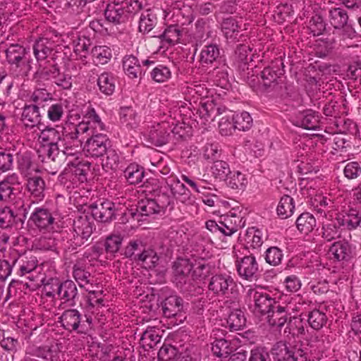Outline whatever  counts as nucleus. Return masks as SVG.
<instances>
[{
    "mask_svg": "<svg viewBox=\"0 0 361 361\" xmlns=\"http://www.w3.org/2000/svg\"><path fill=\"white\" fill-rule=\"evenodd\" d=\"M59 319L64 329L78 334H85L92 324V316L85 314L82 317L78 310L73 308L65 310Z\"/></svg>",
    "mask_w": 361,
    "mask_h": 361,
    "instance_id": "f257e3e1",
    "label": "nucleus"
},
{
    "mask_svg": "<svg viewBox=\"0 0 361 361\" xmlns=\"http://www.w3.org/2000/svg\"><path fill=\"white\" fill-rule=\"evenodd\" d=\"M51 288V290H47L46 292L47 297H54L56 294L58 299L61 300L63 303L66 304L71 307L76 305L80 295L74 281L68 279L63 282H59L55 280Z\"/></svg>",
    "mask_w": 361,
    "mask_h": 361,
    "instance_id": "f03ea898",
    "label": "nucleus"
},
{
    "mask_svg": "<svg viewBox=\"0 0 361 361\" xmlns=\"http://www.w3.org/2000/svg\"><path fill=\"white\" fill-rule=\"evenodd\" d=\"M275 361H307V353L302 348L291 347L285 341L276 343L271 348Z\"/></svg>",
    "mask_w": 361,
    "mask_h": 361,
    "instance_id": "7ed1b4c3",
    "label": "nucleus"
},
{
    "mask_svg": "<svg viewBox=\"0 0 361 361\" xmlns=\"http://www.w3.org/2000/svg\"><path fill=\"white\" fill-rule=\"evenodd\" d=\"M236 283L233 278L228 274H216L211 276L208 283V290L217 297L228 298L233 294Z\"/></svg>",
    "mask_w": 361,
    "mask_h": 361,
    "instance_id": "20e7f679",
    "label": "nucleus"
},
{
    "mask_svg": "<svg viewBox=\"0 0 361 361\" xmlns=\"http://www.w3.org/2000/svg\"><path fill=\"white\" fill-rule=\"evenodd\" d=\"M247 296L250 302L255 305V311L267 314L272 310L276 302L270 295L264 292L262 288H255L247 290Z\"/></svg>",
    "mask_w": 361,
    "mask_h": 361,
    "instance_id": "39448f33",
    "label": "nucleus"
},
{
    "mask_svg": "<svg viewBox=\"0 0 361 361\" xmlns=\"http://www.w3.org/2000/svg\"><path fill=\"white\" fill-rule=\"evenodd\" d=\"M111 147V141L106 135L97 133L91 135L85 142L84 151L87 157H101Z\"/></svg>",
    "mask_w": 361,
    "mask_h": 361,
    "instance_id": "423d86ee",
    "label": "nucleus"
},
{
    "mask_svg": "<svg viewBox=\"0 0 361 361\" xmlns=\"http://www.w3.org/2000/svg\"><path fill=\"white\" fill-rule=\"evenodd\" d=\"M90 209L92 218L103 223L111 221L118 212L115 203L109 200L92 204Z\"/></svg>",
    "mask_w": 361,
    "mask_h": 361,
    "instance_id": "0eeeda50",
    "label": "nucleus"
},
{
    "mask_svg": "<svg viewBox=\"0 0 361 361\" xmlns=\"http://www.w3.org/2000/svg\"><path fill=\"white\" fill-rule=\"evenodd\" d=\"M270 312H268L267 319L270 326L281 328L287 322L288 319L291 318V312L295 309L293 302H289L285 305L278 304L274 305Z\"/></svg>",
    "mask_w": 361,
    "mask_h": 361,
    "instance_id": "6e6552de",
    "label": "nucleus"
},
{
    "mask_svg": "<svg viewBox=\"0 0 361 361\" xmlns=\"http://www.w3.org/2000/svg\"><path fill=\"white\" fill-rule=\"evenodd\" d=\"M81 133L78 129V126L73 127V130L68 132L65 130L61 137L59 147L61 148V152L67 156H73L76 154L82 147V141L78 138V135Z\"/></svg>",
    "mask_w": 361,
    "mask_h": 361,
    "instance_id": "1a4fd4ad",
    "label": "nucleus"
},
{
    "mask_svg": "<svg viewBox=\"0 0 361 361\" xmlns=\"http://www.w3.org/2000/svg\"><path fill=\"white\" fill-rule=\"evenodd\" d=\"M236 268L239 276L245 280L252 281L258 278L259 264L253 255L237 259Z\"/></svg>",
    "mask_w": 361,
    "mask_h": 361,
    "instance_id": "9d476101",
    "label": "nucleus"
},
{
    "mask_svg": "<svg viewBox=\"0 0 361 361\" xmlns=\"http://www.w3.org/2000/svg\"><path fill=\"white\" fill-rule=\"evenodd\" d=\"M161 210L159 204L156 202L154 198H145L140 200L136 208H131L129 212L126 214V216H131L133 221L137 222L142 221V217L145 216H148L152 214H159Z\"/></svg>",
    "mask_w": 361,
    "mask_h": 361,
    "instance_id": "9b49d317",
    "label": "nucleus"
},
{
    "mask_svg": "<svg viewBox=\"0 0 361 361\" xmlns=\"http://www.w3.org/2000/svg\"><path fill=\"white\" fill-rule=\"evenodd\" d=\"M320 121L319 113L312 109L298 111L293 119L294 125L307 130H316L319 127Z\"/></svg>",
    "mask_w": 361,
    "mask_h": 361,
    "instance_id": "f8f14e48",
    "label": "nucleus"
},
{
    "mask_svg": "<svg viewBox=\"0 0 361 361\" xmlns=\"http://www.w3.org/2000/svg\"><path fill=\"white\" fill-rule=\"evenodd\" d=\"M283 70L280 69L279 66L276 69L274 67H267L261 72V78L263 86L265 88L282 90L283 87L281 84L283 82Z\"/></svg>",
    "mask_w": 361,
    "mask_h": 361,
    "instance_id": "ddd939ff",
    "label": "nucleus"
},
{
    "mask_svg": "<svg viewBox=\"0 0 361 361\" xmlns=\"http://www.w3.org/2000/svg\"><path fill=\"white\" fill-rule=\"evenodd\" d=\"M56 355L57 352L53 349V347L32 346L26 350L22 361H52Z\"/></svg>",
    "mask_w": 361,
    "mask_h": 361,
    "instance_id": "4468645a",
    "label": "nucleus"
},
{
    "mask_svg": "<svg viewBox=\"0 0 361 361\" xmlns=\"http://www.w3.org/2000/svg\"><path fill=\"white\" fill-rule=\"evenodd\" d=\"M157 16L149 8L141 13L138 27L139 31L144 34H149L152 37H156L159 32V31H157Z\"/></svg>",
    "mask_w": 361,
    "mask_h": 361,
    "instance_id": "2eb2a0df",
    "label": "nucleus"
},
{
    "mask_svg": "<svg viewBox=\"0 0 361 361\" xmlns=\"http://www.w3.org/2000/svg\"><path fill=\"white\" fill-rule=\"evenodd\" d=\"M193 265L188 259L178 258L173 265V281L176 286L190 278Z\"/></svg>",
    "mask_w": 361,
    "mask_h": 361,
    "instance_id": "dca6fc26",
    "label": "nucleus"
},
{
    "mask_svg": "<svg viewBox=\"0 0 361 361\" xmlns=\"http://www.w3.org/2000/svg\"><path fill=\"white\" fill-rule=\"evenodd\" d=\"M161 306L164 316L171 318L181 313L183 309V300L180 296L172 295L166 298Z\"/></svg>",
    "mask_w": 361,
    "mask_h": 361,
    "instance_id": "f3484780",
    "label": "nucleus"
},
{
    "mask_svg": "<svg viewBox=\"0 0 361 361\" xmlns=\"http://www.w3.org/2000/svg\"><path fill=\"white\" fill-rule=\"evenodd\" d=\"M86 214L78 216L73 221V231L75 234L89 238L93 231V219Z\"/></svg>",
    "mask_w": 361,
    "mask_h": 361,
    "instance_id": "a211bd4d",
    "label": "nucleus"
},
{
    "mask_svg": "<svg viewBox=\"0 0 361 361\" xmlns=\"http://www.w3.org/2000/svg\"><path fill=\"white\" fill-rule=\"evenodd\" d=\"M104 16L109 22L115 25L124 23L129 18L125 6L113 3L108 4L104 11Z\"/></svg>",
    "mask_w": 361,
    "mask_h": 361,
    "instance_id": "6ab92c4d",
    "label": "nucleus"
},
{
    "mask_svg": "<svg viewBox=\"0 0 361 361\" xmlns=\"http://www.w3.org/2000/svg\"><path fill=\"white\" fill-rule=\"evenodd\" d=\"M221 61L219 46L216 44L206 45L200 53V61L202 66H212L214 63H220Z\"/></svg>",
    "mask_w": 361,
    "mask_h": 361,
    "instance_id": "aec40b11",
    "label": "nucleus"
},
{
    "mask_svg": "<svg viewBox=\"0 0 361 361\" xmlns=\"http://www.w3.org/2000/svg\"><path fill=\"white\" fill-rule=\"evenodd\" d=\"M54 43L52 41L47 38H39L37 39L33 45V51L35 58L37 61H42L46 59L49 56L53 55L52 59H56V54L59 53L55 51H54Z\"/></svg>",
    "mask_w": 361,
    "mask_h": 361,
    "instance_id": "412c9836",
    "label": "nucleus"
},
{
    "mask_svg": "<svg viewBox=\"0 0 361 361\" xmlns=\"http://www.w3.org/2000/svg\"><path fill=\"white\" fill-rule=\"evenodd\" d=\"M30 219L39 228H48L54 222V217L49 209L43 207H37L32 213Z\"/></svg>",
    "mask_w": 361,
    "mask_h": 361,
    "instance_id": "4be33fe9",
    "label": "nucleus"
},
{
    "mask_svg": "<svg viewBox=\"0 0 361 361\" xmlns=\"http://www.w3.org/2000/svg\"><path fill=\"white\" fill-rule=\"evenodd\" d=\"M329 254L338 262H348L353 258L352 248L347 242L338 241L329 248Z\"/></svg>",
    "mask_w": 361,
    "mask_h": 361,
    "instance_id": "5701e85b",
    "label": "nucleus"
},
{
    "mask_svg": "<svg viewBox=\"0 0 361 361\" xmlns=\"http://www.w3.org/2000/svg\"><path fill=\"white\" fill-rule=\"evenodd\" d=\"M162 331L156 326H147L142 334L140 345L145 350L154 348L160 342Z\"/></svg>",
    "mask_w": 361,
    "mask_h": 361,
    "instance_id": "b1692460",
    "label": "nucleus"
},
{
    "mask_svg": "<svg viewBox=\"0 0 361 361\" xmlns=\"http://www.w3.org/2000/svg\"><path fill=\"white\" fill-rule=\"evenodd\" d=\"M194 267L195 268L191 274L192 279H198L202 282L209 276L213 275L215 269L214 264L207 262L204 258H200L196 260Z\"/></svg>",
    "mask_w": 361,
    "mask_h": 361,
    "instance_id": "393cba45",
    "label": "nucleus"
},
{
    "mask_svg": "<svg viewBox=\"0 0 361 361\" xmlns=\"http://www.w3.org/2000/svg\"><path fill=\"white\" fill-rule=\"evenodd\" d=\"M182 32L183 30L178 25H171L163 32L159 31L156 37H159L164 44L173 46L180 42Z\"/></svg>",
    "mask_w": 361,
    "mask_h": 361,
    "instance_id": "a878e982",
    "label": "nucleus"
},
{
    "mask_svg": "<svg viewBox=\"0 0 361 361\" xmlns=\"http://www.w3.org/2000/svg\"><path fill=\"white\" fill-rule=\"evenodd\" d=\"M70 171L80 183L87 180V176L90 171L91 164L87 161H80L75 159L68 164Z\"/></svg>",
    "mask_w": 361,
    "mask_h": 361,
    "instance_id": "bb28decb",
    "label": "nucleus"
},
{
    "mask_svg": "<svg viewBox=\"0 0 361 361\" xmlns=\"http://www.w3.org/2000/svg\"><path fill=\"white\" fill-rule=\"evenodd\" d=\"M21 120L27 128L37 126L41 120L39 107L35 104L25 105L23 109Z\"/></svg>",
    "mask_w": 361,
    "mask_h": 361,
    "instance_id": "cd10ccee",
    "label": "nucleus"
},
{
    "mask_svg": "<svg viewBox=\"0 0 361 361\" xmlns=\"http://www.w3.org/2000/svg\"><path fill=\"white\" fill-rule=\"evenodd\" d=\"M176 286L183 294L190 296L200 295L204 292L203 282L192 279V275Z\"/></svg>",
    "mask_w": 361,
    "mask_h": 361,
    "instance_id": "c85d7f7f",
    "label": "nucleus"
},
{
    "mask_svg": "<svg viewBox=\"0 0 361 361\" xmlns=\"http://www.w3.org/2000/svg\"><path fill=\"white\" fill-rule=\"evenodd\" d=\"M328 18L330 24L336 30H341L348 22V12L343 8L334 7L328 11Z\"/></svg>",
    "mask_w": 361,
    "mask_h": 361,
    "instance_id": "c756f323",
    "label": "nucleus"
},
{
    "mask_svg": "<svg viewBox=\"0 0 361 361\" xmlns=\"http://www.w3.org/2000/svg\"><path fill=\"white\" fill-rule=\"evenodd\" d=\"M167 123H162L158 124L157 128L152 129L149 131V137L151 142L157 146H162L171 139V135L169 130H166Z\"/></svg>",
    "mask_w": 361,
    "mask_h": 361,
    "instance_id": "7c9ffc66",
    "label": "nucleus"
},
{
    "mask_svg": "<svg viewBox=\"0 0 361 361\" xmlns=\"http://www.w3.org/2000/svg\"><path fill=\"white\" fill-rule=\"evenodd\" d=\"M123 68L126 74L130 78H137L142 70L138 59L133 55H126L123 60Z\"/></svg>",
    "mask_w": 361,
    "mask_h": 361,
    "instance_id": "2f4dec72",
    "label": "nucleus"
},
{
    "mask_svg": "<svg viewBox=\"0 0 361 361\" xmlns=\"http://www.w3.org/2000/svg\"><path fill=\"white\" fill-rule=\"evenodd\" d=\"M338 224L348 230L357 228L361 222V216L355 210H351L348 213L340 214L336 219Z\"/></svg>",
    "mask_w": 361,
    "mask_h": 361,
    "instance_id": "473e14b6",
    "label": "nucleus"
},
{
    "mask_svg": "<svg viewBox=\"0 0 361 361\" xmlns=\"http://www.w3.org/2000/svg\"><path fill=\"white\" fill-rule=\"evenodd\" d=\"M27 188L32 195L39 200L44 196L45 182L37 175L32 176L27 178Z\"/></svg>",
    "mask_w": 361,
    "mask_h": 361,
    "instance_id": "72a5a7b5",
    "label": "nucleus"
},
{
    "mask_svg": "<svg viewBox=\"0 0 361 361\" xmlns=\"http://www.w3.org/2000/svg\"><path fill=\"white\" fill-rule=\"evenodd\" d=\"M317 222L314 216L309 213L301 214L296 220V226L302 233L308 234L313 231Z\"/></svg>",
    "mask_w": 361,
    "mask_h": 361,
    "instance_id": "f704fd0d",
    "label": "nucleus"
},
{
    "mask_svg": "<svg viewBox=\"0 0 361 361\" xmlns=\"http://www.w3.org/2000/svg\"><path fill=\"white\" fill-rule=\"evenodd\" d=\"M123 173L126 179L130 185H136L141 183L145 175L143 167L136 164H130Z\"/></svg>",
    "mask_w": 361,
    "mask_h": 361,
    "instance_id": "c9c22d12",
    "label": "nucleus"
},
{
    "mask_svg": "<svg viewBox=\"0 0 361 361\" xmlns=\"http://www.w3.org/2000/svg\"><path fill=\"white\" fill-rule=\"evenodd\" d=\"M262 232L259 229L252 228L247 231L245 237V247L246 249L257 250L263 244Z\"/></svg>",
    "mask_w": 361,
    "mask_h": 361,
    "instance_id": "e433bc0d",
    "label": "nucleus"
},
{
    "mask_svg": "<svg viewBox=\"0 0 361 361\" xmlns=\"http://www.w3.org/2000/svg\"><path fill=\"white\" fill-rule=\"evenodd\" d=\"M146 245L141 240H130L128 245L121 250V255L126 258L136 261L135 257L138 253L142 252Z\"/></svg>",
    "mask_w": 361,
    "mask_h": 361,
    "instance_id": "4c0bfd02",
    "label": "nucleus"
},
{
    "mask_svg": "<svg viewBox=\"0 0 361 361\" xmlns=\"http://www.w3.org/2000/svg\"><path fill=\"white\" fill-rule=\"evenodd\" d=\"M225 180L226 181L228 187L238 191H243L247 184V180L245 175L240 171H231Z\"/></svg>",
    "mask_w": 361,
    "mask_h": 361,
    "instance_id": "58836bf2",
    "label": "nucleus"
},
{
    "mask_svg": "<svg viewBox=\"0 0 361 361\" xmlns=\"http://www.w3.org/2000/svg\"><path fill=\"white\" fill-rule=\"evenodd\" d=\"M307 322L310 326L314 330H320L326 326L328 318L324 312L314 309L307 315Z\"/></svg>",
    "mask_w": 361,
    "mask_h": 361,
    "instance_id": "ea45409f",
    "label": "nucleus"
},
{
    "mask_svg": "<svg viewBox=\"0 0 361 361\" xmlns=\"http://www.w3.org/2000/svg\"><path fill=\"white\" fill-rule=\"evenodd\" d=\"M246 323L244 312L239 309L233 310L227 319V324L231 331L241 330Z\"/></svg>",
    "mask_w": 361,
    "mask_h": 361,
    "instance_id": "a19ab883",
    "label": "nucleus"
},
{
    "mask_svg": "<svg viewBox=\"0 0 361 361\" xmlns=\"http://www.w3.org/2000/svg\"><path fill=\"white\" fill-rule=\"evenodd\" d=\"M27 54L26 49L18 44H12L6 50V60L10 65L19 62Z\"/></svg>",
    "mask_w": 361,
    "mask_h": 361,
    "instance_id": "79ce46f5",
    "label": "nucleus"
},
{
    "mask_svg": "<svg viewBox=\"0 0 361 361\" xmlns=\"http://www.w3.org/2000/svg\"><path fill=\"white\" fill-rule=\"evenodd\" d=\"M294 209L293 199L289 195H283L277 207V214L282 219H286L293 214Z\"/></svg>",
    "mask_w": 361,
    "mask_h": 361,
    "instance_id": "37998d69",
    "label": "nucleus"
},
{
    "mask_svg": "<svg viewBox=\"0 0 361 361\" xmlns=\"http://www.w3.org/2000/svg\"><path fill=\"white\" fill-rule=\"evenodd\" d=\"M120 121L130 128H134L138 123L135 111L130 106L121 107L119 112Z\"/></svg>",
    "mask_w": 361,
    "mask_h": 361,
    "instance_id": "c03bdc74",
    "label": "nucleus"
},
{
    "mask_svg": "<svg viewBox=\"0 0 361 361\" xmlns=\"http://www.w3.org/2000/svg\"><path fill=\"white\" fill-rule=\"evenodd\" d=\"M239 29L240 26L237 20L231 17L224 19L221 23V30L227 39H237L239 35Z\"/></svg>",
    "mask_w": 361,
    "mask_h": 361,
    "instance_id": "a18cd8bd",
    "label": "nucleus"
},
{
    "mask_svg": "<svg viewBox=\"0 0 361 361\" xmlns=\"http://www.w3.org/2000/svg\"><path fill=\"white\" fill-rule=\"evenodd\" d=\"M210 171L216 179L226 180L231 173L228 164L222 160L214 161L211 166Z\"/></svg>",
    "mask_w": 361,
    "mask_h": 361,
    "instance_id": "49530a36",
    "label": "nucleus"
},
{
    "mask_svg": "<svg viewBox=\"0 0 361 361\" xmlns=\"http://www.w3.org/2000/svg\"><path fill=\"white\" fill-rule=\"evenodd\" d=\"M94 61L97 64H106L112 57L111 50L106 46H95L92 49Z\"/></svg>",
    "mask_w": 361,
    "mask_h": 361,
    "instance_id": "de8ad7c7",
    "label": "nucleus"
},
{
    "mask_svg": "<svg viewBox=\"0 0 361 361\" xmlns=\"http://www.w3.org/2000/svg\"><path fill=\"white\" fill-rule=\"evenodd\" d=\"M232 121H234L235 129L242 131L249 130L252 126V118L247 111L233 114Z\"/></svg>",
    "mask_w": 361,
    "mask_h": 361,
    "instance_id": "09e8293b",
    "label": "nucleus"
},
{
    "mask_svg": "<svg viewBox=\"0 0 361 361\" xmlns=\"http://www.w3.org/2000/svg\"><path fill=\"white\" fill-rule=\"evenodd\" d=\"M206 228L212 233L215 234H221L224 236H231L238 231L235 229L228 228V225H225L223 222L214 220H208L206 221Z\"/></svg>",
    "mask_w": 361,
    "mask_h": 361,
    "instance_id": "8fccbe9b",
    "label": "nucleus"
},
{
    "mask_svg": "<svg viewBox=\"0 0 361 361\" xmlns=\"http://www.w3.org/2000/svg\"><path fill=\"white\" fill-rule=\"evenodd\" d=\"M227 66L224 63L221 70L216 66L214 68V73H215V78L214 80V84L219 87L221 89H224L226 90H228L231 88V83L228 80V73H227Z\"/></svg>",
    "mask_w": 361,
    "mask_h": 361,
    "instance_id": "3c124183",
    "label": "nucleus"
},
{
    "mask_svg": "<svg viewBox=\"0 0 361 361\" xmlns=\"http://www.w3.org/2000/svg\"><path fill=\"white\" fill-rule=\"evenodd\" d=\"M326 23L323 17L315 14L310 18L307 27L310 33L315 37L322 35L326 29Z\"/></svg>",
    "mask_w": 361,
    "mask_h": 361,
    "instance_id": "603ef678",
    "label": "nucleus"
},
{
    "mask_svg": "<svg viewBox=\"0 0 361 361\" xmlns=\"http://www.w3.org/2000/svg\"><path fill=\"white\" fill-rule=\"evenodd\" d=\"M225 116H224L219 122V128L220 133L224 136H228L232 134L235 130L234 121H232V112L225 109Z\"/></svg>",
    "mask_w": 361,
    "mask_h": 361,
    "instance_id": "864d4df0",
    "label": "nucleus"
},
{
    "mask_svg": "<svg viewBox=\"0 0 361 361\" xmlns=\"http://www.w3.org/2000/svg\"><path fill=\"white\" fill-rule=\"evenodd\" d=\"M248 49L245 45H240L235 51L234 64L238 69L245 71L248 65Z\"/></svg>",
    "mask_w": 361,
    "mask_h": 361,
    "instance_id": "5fc2aeb1",
    "label": "nucleus"
},
{
    "mask_svg": "<svg viewBox=\"0 0 361 361\" xmlns=\"http://www.w3.org/2000/svg\"><path fill=\"white\" fill-rule=\"evenodd\" d=\"M180 356L178 349L171 345H163L158 352V359L161 361H177Z\"/></svg>",
    "mask_w": 361,
    "mask_h": 361,
    "instance_id": "6e6d98bb",
    "label": "nucleus"
},
{
    "mask_svg": "<svg viewBox=\"0 0 361 361\" xmlns=\"http://www.w3.org/2000/svg\"><path fill=\"white\" fill-rule=\"evenodd\" d=\"M283 251L276 246H272L267 249L264 252V259L271 266L279 265L283 259Z\"/></svg>",
    "mask_w": 361,
    "mask_h": 361,
    "instance_id": "4d7b16f0",
    "label": "nucleus"
},
{
    "mask_svg": "<svg viewBox=\"0 0 361 361\" xmlns=\"http://www.w3.org/2000/svg\"><path fill=\"white\" fill-rule=\"evenodd\" d=\"M212 350L214 355L219 357H227L232 351L229 342L224 339H216L212 343Z\"/></svg>",
    "mask_w": 361,
    "mask_h": 361,
    "instance_id": "13d9d810",
    "label": "nucleus"
},
{
    "mask_svg": "<svg viewBox=\"0 0 361 361\" xmlns=\"http://www.w3.org/2000/svg\"><path fill=\"white\" fill-rule=\"evenodd\" d=\"M340 227L336 221L327 222L323 225L322 237L327 241L333 240L341 235Z\"/></svg>",
    "mask_w": 361,
    "mask_h": 361,
    "instance_id": "bf43d9fd",
    "label": "nucleus"
},
{
    "mask_svg": "<svg viewBox=\"0 0 361 361\" xmlns=\"http://www.w3.org/2000/svg\"><path fill=\"white\" fill-rule=\"evenodd\" d=\"M123 236L121 234L112 233L106 238L104 243L105 250L107 253L115 254L121 248Z\"/></svg>",
    "mask_w": 361,
    "mask_h": 361,
    "instance_id": "052dcab7",
    "label": "nucleus"
},
{
    "mask_svg": "<svg viewBox=\"0 0 361 361\" xmlns=\"http://www.w3.org/2000/svg\"><path fill=\"white\" fill-rule=\"evenodd\" d=\"M136 261L145 263L149 268L154 267L159 261V257L154 250L145 247L142 252L135 257Z\"/></svg>",
    "mask_w": 361,
    "mask_h": 361,
    "instance_id": "680f3d73",
    "label": "nucleus"
},
{
    "mask_svg": "<svg viewBox=\"0 0 361 361\" xmlns=\"http://www.w3.org/2000/svg\"><path fill=\"white\" fill-rule=\"evenodd\" d=\"M203 110L200 112L202 116H200L201 125L205 126V128L209 126L211 122L214 121V117L212 115L214 114L216 115H221L225 111V108L218 107L212 108L210 110L208 109L207 104L203 105Z\"/></svg>",
    "mask_w": 361,
    "mask_h": 361,
    "instance_id": "e2e57ef3",
    "label": "nucleus"
},
{
    "mask_svg": "<svg viewBox=\"0 0 361 361\" xmlns=\"http://www.w3.org/2000/svg\"><path fill=\"white\" fill-rule=\"evenodd\" d=\"M116 79L111 73L104 72L97 79L99 90H114Z\"/></svg>",
    "mask_w": 361,
    "mask_h": 361,
    "instance_id": "0e129e2a",
    "label": "nucleus"
},
{
    "mask_svg": "<svg viewBox=\"0 0 361 361\" xmlns=\"http://www.w3.org/2000/svg\"><path fill=\"white\" fill-rule=\"evenodd\" d=\"M126 11L130 16H134L140 11H145L149 8V4L147 0H128L126 3Z\"/></svg>",
    "mask_w": 361,
    "mask_h": 361,
    "instance_id": "69168bd1",
    "label": "nucleus"
},
{
    "mask_svg": "<svg viewBox=\"0 0 361 361\" xmlns=\"http://www.w3.org/2000/svg\"><path fill=\"white\" fill-rule=\"evenodd\" d=\"M62 135L53 128H47L41 131L39 137L47 145H59Z\"/></svg>",
    "mask_w": 361,
    "mask_h": 361,
    "instance_id": "338daca9",
    "label": "nucleus"
},
{
    "mask_svg": "<svg viewBox=\"0 0 361 361\" xmlns=\"http://www.w3.org/2000/svg\"><path fill=\"white\" fill-rule=\"evenodd\" d=\"M293 13V6L287 3L281 4L277 6L274 15V19L279 23H283L290 18Z\"/></svg>",
    "mask_w": 361,
    "mask_h": 361,
    "instance_id": "774afa93",
    "label": "nucleus"
}]
</instances>
